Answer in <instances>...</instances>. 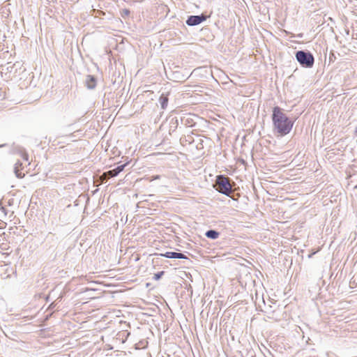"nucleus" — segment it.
Here are the masks:
<instances>
[{"instance_id":"nucleus-14","label":"nucleus","mask_w":357,"mask_h":357,"mask_svg":"<svg viewBox=\"0 0 357 357\" xmlns=\"http://www.w3.org/2000/svg\"><path fill=\"white\" fill-rule=\"evenodd\" d=\"M160 175H155V176H152L151 181L156 180V179H160Z\"/></svg>"},{"instance_id":"nucleus-19","label":"nucleus","mask_w":357,"mask_h":357,"mask_svg":"<svg viewBox=\"0 0 357 357\" xmlns=\"http://www.w3.org/2000/svg\"><path fill=\"white\" fill-rule=\"evenodd\" d=\"M127 13H129V10H126V12H125V14H127Z\"/></svg>"},{"instance_id":"nucleus-16","label":"nucleus","mask_w":357,"mask_h":357,"mask_svg":"<svg viewBox=\"0 0 357 357\" xmlns=\"http://www.w3.org/2000/svg\"><path fill=\"white\" fill-rule=\"evenodd\" d=\"M274 313V312H273V314ZM268 318L269 319H273V314L272 316H268Z\"/></svg>"},{"instance_id":"nucleus-8","label":"nucleus","mask_w":357,"mask_h":357,"mask_svg":"<svg viewBox=\"0 0 357 357\" xmlns=\"http://www.w3.org/2000/svg\"><path fill=\"white\" fill-rule=\"evenodd\" d=\"M85 85L89 89H94L96 86V79L93 75H89L85 79Z\"/></svg>"},{"instance_id":"nucleus-12","label":"nucleus","mask_w":357,"mask_h":357,"mask_svg":"<svg viewBox=\"0 0 357 357\" xmlns=\"http://www.w3.org/2000/svg\"><path fill=\"white\" fill-rule=\"evenodd\" d=\"M164 271H160L157 273H155L153 276V279L155 280H158L161 278V277L163 275Z\"/></svg>"},{"instance_id":"nucleus-6","label":"nucleus","mask_w":357,"mask_h":357,"mask_svg":"<svg viewBox=\"0 0 357 357\" xmlns=\"http://www.w3.org/2000/svg\"><path fill=\"white\" fill-rule=\"evenodd\" d=\"M128 163H125L123 165H118L116 168L109 170L106 172L103 173V176L105 178H110L112 177H115L119 175L122 171H123L124 168L127 165Z\"/></svg>"},{"instance_id":"nucleus-4","label":"nucleus","mask_w":357,"mask_h":357,"mask_svg":"<svg viewBox=\"0 0 357 357\" xmlns=\"http://www.w3.org/2000/svg\"><path fill=\"white\" fill-rule=\"evenodd\" d=\"M206 19L207 16L204 14H201L199 15H190L185 21V23L188 26H193L202 23L206 21Z\"/></svg>"},{"instance_id":"nucleus-17","label":"nucleus","mask_w":357,"mask_h":357,"mask_svg":"<svg viewBox=\"0 0 357 357\" xmlns=\"http://www.w3.org/2000/svg\"><path fill=\"white\" fill-rule=\"evenodd\" d=\"M354 132H355V134H356V135H357V126H356V128H355V130H354Z\"/></svg>"},{"instance_id":"nucleus-11","label":"nucleus","mask_w":357,"mask_h":357,"mask_svg":"<svg viewBox=\"0 0 357 357\" xmlns=\"http://www.w3.org/2000/svg\"><path fill=\"white\" fill-rule=\"evenodd\" d=\"M219 235H220L219 232H218L217 231L213 230V229L208 230L205 233V236L207 238L213 239V240L217 239L218 238Z\"/></svg>"},{"instance_id":"nucleus-20","label":"nucleus","mask_w":357,"mask_h":357,"mask_svg":"<svg viewBox=\"0 0 357 357\" xmlns=\"http://www.w3.org/2000/svg\"><path fill=\"white\" fill-rule=\"evenodd\" d=\"M127 13H129V10H126V12H125V14H127Z\"/></svg>"},{"instance_id":"nucleus-15","label":"nucleus","mask_w":357,"mask_h":357,"mask_svg":"<svg viewBox=\"0 0 357 357\" xmlns=\"http://www.w3.org/2000/svg\"><path fill=\"white\" fill-rule=\"evenodd\" d=\"M23 158L25 160H28V155L26 153H24L23 154Z\"/></svg>"},{"instance_id":"nucleus-3","label":"nucleus","mask_w":357,"mask_h":357,"mask_svg":"<svg viewBox=\"0 0 357 357\" xmlns=\"http://www.w3.org/2000/svg\"><path fill=\"white\" fill-rule=\"evenodd\" d=\"M295 56L303 67L310 68L314 65V58L310 52L299 50L296 52Z\"/></svg>"},{"instance_id":"nucleus-10","label":"nucleus","mask_w":357,"mask_h":357,"mask_svg":"<svg viewBox=\"0 0 357 357\" xmlns=\"http://www.w3.org/2000/svg\"><path fill=\"white\" fill-rule=\"evenodd\" d=\"M159 102L162 109H165L168 105V97L167 94L162 93L160 98Z\"/></svg>"},{"instance_id":"nucleus-2","label":"nucleus","mask_w":357,"mask_h":357,"mask_svg":"<svg viewBox=\"0 0 357 357\" xmlns=\"http://www.w3.org/2000/svg\"><path fill=\"white\" fill-rule=\"evenodd\" d=\"M215 188L218 192L227 196H230L233 192L229 178L225 175H218L216 177Z\"/></svg>"},{"instance_id":"nucleus-21","label":"nucleus","mask_w":357,"mask_h":357,"mask_svg":"<svg viewBox=\"0 0 357 357\" xmlns=\"http://www.w3.org/2000/svg\"><path fill=\"white\" fill-rule=\"evenodd\" d=\"M3 145H1L0 147H2Z\"/></svg>"},{"instance_id":"nucleus-7","label":"nucleus","mask_w":357,"mask_h":357,"mask_svg":"<svg viewBox=\"0 0 357 357\" xmlns=\"http://www.w3.org/2000/svg\"><path fill=\"white\" fill-rule=\"evenodd\" d=\"M161 255L169 259H188L184 254L176 252H166L165 254H161Z\"/></svg>"},{"instance_id":"nucleus-18","label":"nucleus","mask_w":357,"mask_h":357,"mask_svg":"<svg viewBox=\"0 0 357 357\" xmlns=\"http://www.w3.org/2000/svg\"><path fill=\"white\" fill-rule=\"evenodd\" d=\"M1 210H2L3 212H5V208H4V207H2V208H1Z\"/></svg>"},{"instance_id":"nucleus-13","label":"nucleus","mask_w":357,"mask_h":357,"mask_svg":"<svg viewBox=\"0 0 357 357\" xmlns=\"http://www.w3.org/2000/svg\"><path fill=\"white\" fill-rule=\"evenodd\" d=\"M335 59V56L334 53L331 52L329 55V61L333 62Z\"/></svg>"},{"instance_id":"nucleus-1","label":"nucleus","mask_w":357,"mask_h":357,"mask_svg":"<svg viewBox=\"0 0 357 357\" xmlns=\"http://www.w3.org/2000/svg\"><path fill=\"white\" fill-rule=\"evenodd\" d=\"M271 119L273 131L278 136L282 137L291 132L294 121L290 119L280 107H273Z\"/></svg>"},{"instance_id":"nucleus-9","label":"nucleus","mask_w":357,"mask_h":357,"mask_svg":"<svg viewBox=\"0 0 357 357\" xmlns=\"http://www.w3.org/2000/svg\"><path fill=\"white\" fill-rule=\"evenodd\" d=\"M21 169H22V163L20 160H17L15 164L14 172L15 176L19 178H22L24 176V174L22 173Z\"/></svg>"},{"instance_id":"nucleus-5","label":"nucleus","mask_w":357,"mask_h":357,"mask_svg":"<svg viewBox=\"0 0 357 357\" xmlns=\"http://www.w3.org/2000/svg\"><path fill=\"white\" fill-rule=\"evenodd\" d=\"M197 116L194 114H188L180 118L181 123L185 127L192 128L195 126V119Z\"/></svg>"}]
</instances>
